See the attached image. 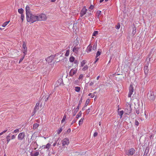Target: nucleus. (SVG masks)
Segmentation results:
<instances>
[{
	"label": "nucleus",
	"instance_id": "38",
	"mask_svg": "<svg viewBox=\"0 0 156 156\" xmlns=\"http://www.w3.org/2000/svg\"><path fill=\"white\" fill-rule=\"evenodd\" d=\"M19 132V129H17L13 131V133H18Z\"/></svg>",
	"mask_w": 156,
	"mask_h": 156
},
{
	"label": "nucleus",
	"instance_id": "14",
	"mask_svg": "<svg viewBox=\"0 0 156 156\" xmlns=\"http://www.w3.org/2000/svg\"><path fill=\"white\" fill-rule=\"evenodd\" d=\"M92 48V46L90 45H89L87 48V49L86 50V52L88 53L90 52L91 51Z\"/></svg>",
	"mask_w": 156,
	"mask_h": 156
},
{
	"label": "nucleus",
	"instance_id": "37",
	"mask_svg": "<svg viewBox=\"0 0 156 156\" xmlns=\"http://www.w3.org/2000/svg\"><path fill=\"white\" fill-rule=\"evenodd\" d=\"M66 115H64L63 117V118L61 121V122L62 123L64 122L66 119Z\"/></svg>",
	"mask_w": 156,
	"mask_h": 156
},
{
	"label": "nucleus",
	"instance_id": "57",
	"mask_svg": "<svg viewBox=\"0 0 156 156\" xmlns=\"http://www.w3.org/2000/svg\"><path fill=\"white\" fill-rule=\"evenodd\" d=\"M49 96H48V97L45 99V101H47L48 100V98H49Z\"/></svg>",
	"mask_w": 156,
	"mask_h": 156
},
{
	"label": "nucleus",
	"instance_id": "7",
	"mask_svg": "<svg viewBox=\"0 0 156 156\" xmlns=\"http://www.w3.org/2000/svg\"><path fill=\"white\" fill-rule=\"evenodd\" d=\"M135 149L133 148H131L129 149L128 151H126V154L128 156L132 155L135 153Z\"/></svg>",
	"mask_w": 156,
	"mask_h": 156
},
{
	"label": "nucleus",
	"instance_id": "18",
	"mask_svg": "<svg viewBox=\"0 0 156 156\" xmlns=\"http://www.w3.org/2000/svg\"><path fill=\"white\" fill-rule=\"evenodd\" d=\"M136 33V29L135 27L133 28L132 34L133 36Z\"/></svg>",
	"mask_w": 156,
	"mask_h": 156
},
{
	"label": "nucleus",
	"instance_id": "24",
	"mask_svg": "<svg viewBox=\"0 0 156 156\" xmlns=\"http://www.w3.org/2000/svg\"><path fill=\"white\" fill-rule=\"evenodd\" d=\"M23 9L21 8L19 9H18V12L21 14V15L23 14Z\"/></svg>",
	"mask_w": 156,
	"mask_h": 156
},
{
	"label": "nucleus",
	"instance_id": "26",
	"mask_svg": "<svg viewBox=\"0 0 156 156\" xmlns=\"http://www.w3.org/2000/svg\"><path fill=\"white\" fill-rule=\"evenodd\" d=\"M9 21H6L2 25V26L3 27H5L9 23Z\"/></svg>",
	"mask_w": 156,
	"mask_h": 156
},
{
	"label": "nucleus",
	"instance_id": "61",
	"mask_svg": "<svg viewBox=\"0 0 156 156\" xmlns=\"http://www.w3.org/2000/svg\"><path fill=\"white\" fill-rule=\"evenodd\" d=\"M35 113H36L35 112H34L33 111V112H32V114H31L33 116L35 114Z\"/></svg>",
	"mask_w": 156,
	"mask_h": 156
},
{
	"label": "nucleus",
	"instance_id": "40",
	"mask_svg": "<svg viewBox=\"0 0 156 156\" xmlns=\"http://www.w3.org/2000/svg\"><path fill=\"white\" fill-rule=\"evenodd\" d=\"M24 18V16L23 14H22L21 15L20 18L22 22H23V21Z\"/></svg>",
	"mask_w": 156,
	"mask_h": 156
},
{
	"label": "nucleus",
	"instance_id": "36",
	"mask_svg": "<svg viewBox=\"0 0 156 156\" xmlns=\"http://www.w3.org/2000/svg\"><path fill=\"white\" fill-rule=\"evenodd\" d=\"M62 130V128H60L57 131V133L59 134Z\"/></svg>",
	"mask_w": 156,
	"mask_h": 156
},
{
	"label": "nucleus",
	"instance_id": "52",
	"mask_svg": "<svg viewBox=\"0 0 156 156\" xmlns=\"http://www.w3.org/2000/svg\"><path fill=\"white\" fill-rule=\"evenodd\" d=\"M16 138V136L15 135H12L11 137V139L13 140L14 139Z\"/></svg>",
	"mask_w": 156,
	"mask_h": 156
},
{
	"label": "nucleus",
	"instance_id": "3",
	"mask_svg": "<svg viewBox=\"0 0 156 156\" xmlns=\"http://www.w3.org/2000/svg\"><path fill=\"white\" fill-rule=\"evenodd\" d=\"M150 65L149 61H147L146 62L145 65L144 67V73L146 76H147L149 73V66Z\"/></svg>",
	"mask_w": 156,
	"mask_h": 156
},
{
	"label": "nucleus",
	"instance_id": "54",
	"mask_svg": "<svg viewBox=\"0 0 156 156\" xmlns=\"http://www.w3.org/2000/svg\"><path fill=\"white\" fill-rule=\"evenodd\" d=\"M94 84V82L92 81H91L89 85L90 86H91L93 85Z\"/></svg>",
	"mask_w": 156,
	"mask_h": 156
},
{
	"label": "nucleus",
	"instance_id": "8",
	"mask_svg": "<svg viewBox=\"0 0 156 156\" xmlns=\"http://www.w3.org/2000/svg\"><path fill=\"white\" fill-rule=\"evenodd\" d=\"M129 91L128 94V97L129 98H130L134 91L133 88L132 84H130L129 86Z\"/></svg>",
	"mask_w": 156,
	"mask_h": 156
},
{
	"label": "nucleus",
	"instance_id": "31",
	"mask_svg": "<svg viewBox=\"0 0 156 156\" xmlns=\"http://www.w3.org/2000/svg\"><path fill=\"white\" fill-rule=\"evenodd\" d=\"M101 54V51H98L96 53V58H97L98 56H100Z\"/></svg>",
	"mask_w": 156,
	"mask_h": 156
},
{
	"label": "nucleus",
	"instance_id": "25",
	"mask_svg": "<svg viewBox=\"0 0 156 156\" xmlns=\"http://www.w3.org/2000/svg\"><path fill=\"white\" fill-rule=\"evenodd\" d=\"M80 90V87H75V90L77 92H79Z\"/></svg>",
	"mask_w": 156,
	"mask_h": 156
},
{
	"label": "nucleus",
	"instance_id": "39",
	"mask_svg": "<svg viewBox=\"0 0 156 156\" xmlns=\"http://www.w3.org/2000/svg\"><path fill=\"white\" fill-rule=\"evenodd\" d=\"M85 64V60L82 61L81 63V66L82 67Z\"/></svg>",
	"mask_w": 156,
	"mask_h": 156
},
{
	"label": "nucleus",
	"instance_id": "55",
	"mask_svg": "<svg viewBox=\"0 0 156 156\" xmlns=\"http://www.w3.org/2000/svg\"><path fill=\"white\" fill-rule=\"evenodd\" d=\"M101 12L100 11H97V13L98 14V16H99L100 15Z\"/></svg>",
	"mask_w": 156,
	"mask_h": 156
},
{
	"label": "nucleus",
	"instance_id": "30",
	"mask_svg": "<svg viewBox=\"0 0 156 156\" xmlns=\"http://www.w3.org/2000/svg\"><path fill=\"white\" fill-rule=\"evenodd\" d=\"M39 103H37L35 106L34 107V108H35V109H39Z\"/></svg>",
	"mask_w": 156,
	"mask_h": 156
},
{
	"label": "nucleus",
	"instance_id": "29",
	"mask_svg": "<svg viewBox=\"0 0 156 156\" xmlns=\"http://www.w3.org/2000/svg\"><path fill=\"white\" fill-rule=\"evenodd\" d=\"M84 118H82L79 121V125H80L81 124L83 123V120Z\"/></svg>",
	"mask_w": 156,
	"mask_h": 156
},
{
	"label": "nucleus",
	"instance_id": "27",
	"mask_svg": "<svg viewBox=\"0 0 156 156\" xmlns=\"http://www.w3.org/2000/svg\"><path fill=\"white\" fill-rule=\"evenodd\" d=\"M10 136L9 135L7 136L6 137V139L7 141V144H8L9 141L10 140Z\"/></svg>",
	"mask_w": 156,
	"mask_h": 156
},
{
	"label": "nucleus",
	"instance_id": "2",
	"mask_svg": "<svg viewBox=\"0 0 156 156\" xmlns=\"http://www.w3.org/2000/svg\"><path fill=\"white\" fill-rule=\"evenodd\" d=\"M38 21H45L47 18V15L44 13H41L37 15Z\"/></svg>",
	"mask_w": 156,
	"mask_h": 156
},
{
	"label": "nucleus",
	"instance_id": "46",
	"mask_svg": "<svg viewBox=\"0 0 156 156\" xmlns=\"http://www.w3.org/2000/svg\"><path fill=\"white\" fill-rule=\"evenodd\" d=\"M83 77V74H80V76H79V80H80V79H82Z\"/></svg>",
	"mask_w": 156,
	"mask_h": 156
},
{
	"label": "nucleus",
	"instance_id": "60",
	"mask_svg": "<svg viewBox=\"0 0 156 156\" xmlns=\"http://www.w3.org/2000/svg\"><path fill=\"white\" fill-rule=\"evenodd\" d=\"M37 110H38V109H35V108H34V112H35L36 113V112H37Z\"/></svg>",
	"mask_w": 156,
	"mask_h": 156
},
{
	"label": "nucleus",
	"instance_id": "53",
	"mask_svg": "<svg viewBox=\"0 0 156 156\" xmlns=\"http://www.w3.org/2000/svg\"><path fill=\"white\" fill-rule=\"evenodd\" d=\"M98 133L97 132H95L94 134V137H96L98 135Z\"/></svg>",
	"mask_w": 156,
	"mask_h": 156
},
{
	"label": "nucleus",
	"instance_id": "49",
	"mask_svg": "<svg viewBox=\"0 0 156 156\" xmlns=\"http://www.w3.org/2000/svg\"><path fill=\"white\" fill-rule=\"evenodd\" d=\"M88 100H87L86 101V104H85V106L86 107L87 106V105H88V104L89 100H88Z\"/></svg>",
	"mask_w": 156,
	"mask_h": 156
},
{
	"label": "nucleus",
	"instance_id": "43",
	"mask_svg": "<svg viewBox=\"0 0 156 156\" xmlns=\"http://www.w3.org/2000/svg\"><path fill=\"white\" fill-rule=\"evenodd\" d=\"M25 56V55H24L22 57V58L20 59V60L19 61V63H20L23 61V59L24 58Z\"/></svg>",
	"mask_w": 156,
	"mask_h": 156
},
{
	"label": "nucleus",
	"instance_id": "12",
	"mask_svg": "<svg viewBox=\"0 0 156 156\" xmlns=\"http://www.w3.org/2000/svg\"><path fill=\"white\" fill-rule=\"evenodd\" d=\"M55 57V56L53 55H51L47 58H46V60L48 63L51 62H52Z\"/></svg>",
	"mask_w": 156,
	"mask_h": 156
},
{
	"label": "nucleus",
	"instance_id": "58",
	"mask_svg": "<svg viewBox=\"0 0 156 156\" xmlns=\"http://www.w3.org/2000/svg\"><path fill=\"white\" fill-rule=\"evenodd\" d=\"M74 63L75 64H77L78 63V62L76 60H74Z\"/></svg>",
	"mask_w": 156,
	"mask_h": 156
},
{
	"label": "nucleus",
	"instance_id": "9",
	"mask_svg": "<svg viewBox=\"0 0 156 156\" xmlns=\"http://www.w3.org/2000/svg\"><path fill=\"white\" fill-rule=\"evenodd\" d=\"M77 71V69H71L69 73V76H73L74 75H75Z\"/></svg>",
	"mask_w": 156,
	"mask_h": 156
},
{
	"label": "nucleus",
	"instance_id": "16",
	"mask_svg": "<svg viewBox=\"0 0 156 156\" xmlns=\"http://www.w3.org/2000/svg\"><path fill=\"white\" fill-rule=\"evenodd\" d=\"M81 102H82V99H81V100H80V101L79 102V104L78 105V106H77V108L75 110V114H76L77 112L79 110V108H80V105L81 104Z\"/></svg>",
	"mask_w": 156,
	"mask_h": 156
},
{
	"label": "nucleus",
	"instance_id": "33",
	"mask_svg": "<svg viewBox=\"0 0 156 156\" xmlns=\"http://www.w3.org/2000/svg\"><path fill=\"white\" fill-rule=\"evenodd\" d=\"M88 68V66L87 65H85L82 69L83 71H85Z\"/></svg>",
	"mask_w": 156,
	"mask_h": 156
},
{
	"label": "nucleus",
	"instance_id": "64",
	"mask_svg": "<svg viewBox=\"0 0 156 156\" xmlns=\"http://www.w3.org/2000/svg\"><path fill=\"white\" fill-rule=\"evenodd\" d=\"M60 55V54H59L58 53L56 54L55 55V56H58V55Z\"/></svg>",
	"mask_w": 156,
	"mask_h": 156
},
{
	"label": "nucleus",
	"instance_id": "5",
	"mask_svg": "<svg viewBox=\"0 0 156 156\" xmlns=\"http://www.w3.org/2000/svg\"><path fill=\"white\" fill-rule=\"evenodd\" d=\"M22 51L24 54V55H25L27 53V48L26 45V43L24 41L23 42L22 45Z\"/></svg>",
	"mask_w": 156,
	"mask_h": 156
},
{
	"label": "nucleus",
	"instance_id": "15",
	"mask_svg": "<svg viewBox=\"0 0 156 156\" xmlns=\"http://www.w3.org/2000/svg\"><path fill=\"white\" fill-rule=\"evenodd\" d=\"M26 16L31 13L30 11V7L28 6H27L26 7Z\"/></svg>",
	"mask_w": 156,
	"mask_h": 156
},
{
	"label": "nucleus",
	"instance_id": "6",
	"mask_svg": "<svg viewBox=\"0 0 156 156\" xmlns=\"http://www.w3.org/2000/svg\"><path fill=\"white\" fill-rule=\"evenodd\" d=\"M148 99L151 101H153L154 100L155 97L154 92H150L148 94Z\"/></svg>",
	"mask_w": 156,
	"mask_h": 156
},
{
	"label": "nucleus",
	"instance_id": "23",
	"mask_svg": "<svg viewBox=\"0 0 156 156\" xmlns=\"http://www.w3.org/2000/svg\"><path fill=\"white\" fill-rule=\"evenodd\" d=\"M75 58L73 56H71L69 58V61L71 62H73L75 60Z\"/></svg>",
	"mask_w": 156,
	"mask_h": 156
},
{
	"label": "nucleus",
	"instance_id": "17",
	"mask_svg": "<svg viewBox=\"0 0 156 156\" xmlns=\"http://www.w3.org/2000/svg\"><path fill=\"white\" fill-rule=\"evenodd\" d=\"M39 153V151H36L34 153H31L30 155L31 156H38Z\"/></svg>",
	"mask_w": 156,
	"mask_h": 156
},
{
	"label": "nucleus",
	"instance_id": "42",
	"mask_svg": "<svg viewBox=\"0 0 156 156\" xmlns=\"http://www.w3.org/2000/svg\"><path fill=\"white\" fill-rule=\"evenodd\" d=\"M88 96H90L91 98H93L94 97L95 95L94 94L89 93L88 94Z\"/></svg>",
	"mask_w": 156,
	"mask_h": 156
},
{
	"label": "nucleus",
	"instance_id": "41",
	"mask_svg": "<svg viewBox=\"0 0 156 156\" xmlns=\"http://www.w3.org/2000/svg\"><path fill=\"white\" fill-rule=\"evenodd\" d=\"M131 106H130L129 108V110H128V112L127 114H129L131 112Z\"/></svg>",
	"mask_w": 156,
	"mask_h": 156
},
{
	"label": "nucleus",
	"instance_id": "45",
	"mask_svg": "<svg viewBox=\"0 0 156 156\" xmlns=\"http://www.w3.org/2000/svg\"><path fill=\"white\" fill-rule=\"evenodd\" d=\"M31 144H33V146H35V145H37V146H38V145H37V143L36 142H33Z\"/></svg>",
	"mask_w": 156,
	"mask_h": 156
},
{
	"label": "nucleus",
	"instance_id": "10",
	"mask_svg": "<svg viewBox=\"0 0 156 156\" xmlns=\"http://www.w3.org/2000/svg\"><path fill=\"white\" fill-rule=\"evenodd\" d=\"M87 11V9H86L85 7H84L82 9L80 13V16L82 17L86 13Z\"/></svg>",
	"mask_w": 156,
	"mask_h": 156
},
{
	"label": "nucleus",
	"instance_id": "56",
	"mask_svg": "<svg viewBox=\"0 0 156 156\" xmlns=\"http://www.w3.org/2000/svg\"><path fill=\"white\" fill-rule=\"evenodd\" d=\"M99 58H96V60L94 62V63H96L98 60Z\"/></svg>",
	"mask_w": 156,
	"mask_h": 156
},
{
	"label": "nucleus",
	"instance_id": "62",
	"mask_svg": "<svg viewBox=\"0 0 156 156\" xmlns=\"http://www.w3.org/2000/svg\"><path fill=\"white\" fill-rule=\"evenodd\" d=\"M7 130H8L7 129H6V130H5L3 131L2 132L3 133H5L7 131Z\"/></svg>",
	"mask_w": 156,
	"mask_h": 156
},
{
	"label": "nucleus",
	"instance_id": "1",
	"mask_svg": "<svg viewBox=\"0 0 156 156\" xmlns=\"http://www.w3.org/2000/svg\"><path fill=\"white\" fill-rule=\"evenodd\" d=\"M37 15H35L31 13L26 16L27 20V22L33 23L38 21Z\"/></svg>",
	"mask_w": 156,
	"mask_h": 156
},
{
	"label": "nucleus",
	"instance_id": "19",
	"mask_svg": "<svg viewBox=\"0 0 156 156\" xmlns=\"http://www.w3.org/2000/svg\"><path fill=\"white\" fill-rule=\"evenodd\" d=\"M119 115L120 116V118H121L122 117V115L124 113V111L121 110L120 111L118 112Z\"/></svg>",
	"mask_w": 156,
	"mask_h": 156
},
{
	"label": "nucleus",
	"instance_id": "11",
	"mask_svg": "<svg viewBox=\"0 0 156 156\" xmlns=\"http://www.w3.org/2000/svg\"><path fill=\"white\" fill-rule=\"evenodd\" d=\"M69 144V140L68 138H65L62 140V144L63 146L68 145Z\"/></svg>",
	"mask_w": 156,
	"mask_h": 156
},
{
	"label": "nucleus",
	"instance_id": "51",
	"mask_svg": "<svg viewBox=\"0 0 156 156\" xmlns=\"http://www.w3.org/2000/svg\"><path fill=\"white\" fill-rule=\"evenodd\" d=\"M120 25L119 24L117 25L115 27V28L117 29H119L120 28Z\"/></svg>",
	"mask_w": 156,
	"mask_h": 156
},
{
	"label": "nucleus",
	"instance_id": "48",
	"mask_svg": "<svg viewBox=\"0 0 156 156\" xmlns=\"http://www.w3.org/2000/svg\"><path fill=\"white\" fill-rule=\"evenodd\" d=\"M77 121V119H74L73 121L72 122L71 125H73V123L76 122Z\"/></svg>",
	"mask_w": 156,
	"mask_h": 156
},
{
	"label": "nucleus",
	"instance_id": "47",
	"mask_svg": "<svg viewBox=\"0 0 156 156\" xmlns=\"http://www.w3.org/2000/svg\"><path fill=\"white\" fill-rule=\"evenodd\" d=\"M90 108H88L87 110V114H89V112H90Z\"/></svg>",
	"mask_w": 156,
	"mask_h": 156
},
{
	"label": "nucleus",
	"instance_id": "63",
	"mask_svg": "<svg viewBox=\"0 0 156 156\" xmlns=\"http://www.w3.org/2000/svg\"><path fill=\"white\" fill-rule=\"evenodd\" d=\"M85 107H86V106H84V107L82 108V111H84L85 110Z\"/></svg>",
	"mask_w": 156,
	"mask_h": 156
},
{
	"label": "nucleus",
	"instance_id": "4",
	"mask_svg": "<svg viewBox=\"0 0 156 156\" xmlns=\"http://www.w3.org/2000/svg\"><path fill=\"white\" fill-rule=\"evenodd\" d=\"M25 136V134L24 132L20 133L18 136V139L20 141L24 139Z\"/></svg>",
	"mask_w": 156,
	"mask_h": 156
},
{
	"label": "nucleus",
	"instance_id": "28",
	"mask_svg": "<svg viewBox=\"0 0 156 156\" xmlns=\"http://www.w3.org/2000/svg\"><path fill=\"white\" fill-rule=\"evenodd\" d=\"M69 51H70L69 49L66 50V53L65 54V56H66L67 57L69 55Z\"/></svg>",
	"mask_w": 156,
	"mask_h": 156
},
{
	"label": "nucleus",
	"instance_id": "21",
	"mask_svg": "<svg viewBox=\"0 0 156 156\" xmlns=\"http://www.w3.org/2000/svg\"><path fill=\"white\" fill-rule=\"evenodd\" d=\"M97 41L95 42L93 45V48H92L93 50H95L97 48Z\"/></svg>",
	"mask_w": 156,
	"mask_h": 156
},
{
	"label": "nucleus",
	"instance_id": "34",
	"mask_svg": "<svg viewBox=\"0 0 156 156\" xmlns=\"http://www.w3.org/2000/svg\"><path fill=\"white\" fill-rule=\"evenodd\" d=\"M45 146V148L47 149L48 150L50 148V146H51V144L49 143H48Z\"/></svg>",
	"mask_w": 156,
	"mask_h": 156
},
{
	"label": "nucleus",
	"instance_id": "13",
	"mask_svg": "<svg viewBox=\"0 0 156 156\" xmlns=\"http://www.w3.org/2000/svg\"><path fill=\"white\" fill-rule=\"evenodd\" d=\"M79 48L74 47L73 49V51L76 54H78L79 52Z\"/></svg>",
	"mask_w": 156,
	"mask_h": 156
},
{
	"label": "nucleus",
	"instance_id": "50",
	"mask_svg": "<svg viewBox=\"0 0 156 156\" xmlns=\"http://www.w3.org/2000/svg\"><path fill=\"white\" fill-rule=\"evenodd\" d=\"M94 6L93 5H91L89 7V8L90 9L92 10L94 9Z\"/></svg>",
	"mask_w": 156,
	"mask_h": 156
},
{
	"label": "nucleus",
	"instance_id": "32",
	"mask_svg": "<svg viewBox=\"0 0 156 156\" xmlns=\"http://www.w3.org/2000/svg\"><path fill=\"white\" fill-rule=\"evenodd\" d=\"M81 115V111H80L79 113L76 116V118L77 119L78 118L80 117Z\"/></svg>",
	"mask_w": 156,
	"mask_h": 156
},
{
	"label": "nucleus",
	"instance_id": "59",
	"mask_svg": "<svg viewBox=\"0 0 156 156\" xmlns=\"http://www.w3.org/2000/svg\"><path fill=\"white\" fill-rule=\"evenodd\" d=\"M56 144H57V142H55V143H54L53 145V146H54V147H55V145H56Z\"/></svg>",
	"mask_w": 156,
	"mask_h": 156
},
{
	"label": "nucleus",
	"instance_id": "22",
	"mask_svg": "<svg viewBox=\"0 0 156 156\" xmlns=\"http://www.w3.org/2000/svg\"><path fill=\"white\" fill-rule=\"evenodd\" d=\"M39 126V124L37 123H35L33 125V129H37Z\"/></svg>",
	"mask_w": 156,
	"mask_h": 156
},
{
	"label": "nucleus",
	"instance_id": "35",
	"mask_svg": "<svg viewBox=\"0 0 156 156\" xmlns=\"http://www.w3.org/2000/svg\"><path fill=\"white\" fill-rule=\"evenodd\" d=\"M98 32L97 31H95L92 34V35L93 36H96L98 34Z\"/></svg>",
	"mask_w": 156,
	"mask_h": 156
},
{
	"label": "nucleus",
	"instance_id": "20",
	"mask_svg": "<svg viewBox=\"0 0 156 156\" xmlns=\"http://www.w3.org/2000/svg\"><path fill=\"white\" fill-rule=\"evenodd\" d=\"M140 108H137L136 110V112L137 115L140 114V115L142 116L141 115V112H140Z\"/></svg>",
	"mask_w": 156,
	"mask_h": 156
},
{
	"label": "nucleus",
	"instance_id": "44",
	"mask_svg": "<svg viewBox=\"0 0 156 156\" xmlns=\"http://www.w3.org/2000/svg\"><path fill=\"white\" fill-rule=\"evenodd\" d=\"M135 124L136 126H138L139 124V122L138 121L136 120L135 121Z\"/></svg>",
	"mask_w": 156,
	"mask_h": 156
}]
</instances>
